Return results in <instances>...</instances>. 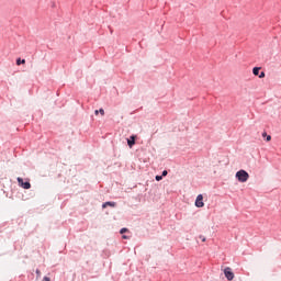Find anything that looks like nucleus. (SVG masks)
Listing matches in <instances>:
<instances>
[{"instance_id":"obj_1","label":"nucleus","mask_w":281,"mask_h":281,"mask_svg":"<svg viewBox=\"0 0 281 281\" xmlns=\"http://www.w3.org/2000/svg\"><path fill=\"white\" fill-rule=\"evenodd\" d=\"M236 179L240 183H247V181H249V173L241 169V170L236 172Z\"/></svg>"},{"instance_id":"obj_2","label":"nucleus","mask_w":281,"mask_h":281,"mask_svg":"<svg viewBox=\"0 0 281 281\" xmlns=\"http://www.w3.org/2000/svg\"><path fill=\"white\" fill-rule=\"evenodd\" d=\"M18 183L20 188H23V190H30V188H32V184L30 183V181L24 182L23 178L21 177L18 178Z\"/></svg>"},{"instance_id":"obj_3","label":"nucleus","mask_w":281,"mask_h":281,"mask_svg":"<svg viewBox=\"0 0 281 281\" xmlns=\"http://www.w3.org/2000/svg\"><path fill=\"white\" fill-rule=\"evenodd\" d=\"M224 276L226 278V280H234V272L232 271V268L227 267L224 269Z\"/></svg>"},{"instance_id":"obj_4","label":"nucleus","mask_w":281,"mask_h":281,"mask_svg":"<svg viewBox=\"0 0 281 281\" xmlns=\"http://www.w3.org/2000/svg\"><path fill=\"white\" fill-rule=\"evenodd\" d=\"M205 203H203V195L199 194L195 200V207H203Z\"/></svg>"},{"instance_id":"obj_5","label":"nucleus","mask_w":281,"mask_h":281,"mask_svg":"<svg viewBox=\"0 0 281 281\" xmlns=\"http://www.w3.org/2000/svg\"><path fill=\"white\" fill-rule=\"evenodd\" d=\"M135 139H137V136L132 135L128 139H127V146L130 148H132V146H135Z\"/></svg>"},{"instance_id":"obj_6","label":"nucleus","mask_w":281,"mask_h":281,"mask_svg":"<svg viewBox=\"0 0 281 281\" xmlns=\"http://www.w3.org/2000/svg\"><path fill=\"white\" fill-rule=\"evenodd\" d=\"M115 207V202H105L102 204V207L105 209V207Z\"/></svg>"},{"instance_id":"obj_7","label":"nucleus","mask_w":281,"mask_h":281,"mask_svg":"<svg viewBox=\"0 0 281 281\" xmlns=\"http://www.w3.org/2000/svg\"><path fill=\"white\" fill-rule=\"evenodd\" d=\"M252 74H254V76H260V67H255L252 69Z\"/></svg>"},{"instance_id":"obj_8","label":"nucleus","mask_w":281,"mask_h":281,"mask_svg":"<svg viewBox=\"0 0 281 281\" xmlns=\"http://www.w3.org/2000/svg\"><path fill=\"white\" fill-rule=\"evenodd\" d=\"M94 114H95V115H100V114H101V115H104V109L95 110V111H94Z\"/></svg>"},{"instance_id":"obj_9","label":"nucleus","mask_w":281,"mask_h":281,"mask_svg":"<svg viewBox=\"0 0 281 281\" xmlns=\"http://www.w3.org/2000/svg\"><path fill=\"white\" fill-rule=\"evenodd\" d=\"M16 65H25V59H21V58H18L16 59Z\"/></svg>"},{"instance_id":"obj_10","label":"nucleus","mask_w":281,"mask_h":281,"mask_svg":"<svg viewBox=\"0 0 281 281\" xmlns=\"http://www.w3.org/2000/svg\"><path fill=\"white\" fill-rule=\"evenodd\" d=\"M126 232H128V228H122V229L120 231V234H126Z\"/></svg>"},{"instance_id":"obj_11","label":"nucleus","mask_w":281,"mask_h":281,"mask_svg":"<svg viewBox=\"0 0 281 281\" xmlns=\"http://www.w3.org/2000/svg\"><path fill=\"white\" fill-rule=\"evenodd\" d=\"M164 179V176H156V181H161Z\"/></svg>"},{"instance_id":"obj_12","label":"nucleus","mask_w":281,"mask_h":281,"mask_svg":"<svg viewBox=\"0 0 281 281\" xmlns=\"http://www.w3.org/2000/svg\"><path fill=\"white\" fill-rule=\"evenodd\" d=\"M200 239L202 240V243H205V236H203V235H200Z\"/></svg>"},{"instance_id":"obj_13","label":"nucleus","mask_w":281,"mask_h":281,"mask_svg":"<svg viewBox=\"0 0 281 281\" xmlns=\"http://www.w3.org/2000/svg\"><path fill=\"white\" fill-rule=\"evenodd\" d=\"M168 176V171L167 170H164L162 171V177H167Z\"/></svg>"},{"instance_id":"obj_14","label":"nucleus","mask_w":281,"mask_h":281,"mask_svg":"<svg viewBox=\"0 0 281 281\" xmlns=\"http://www.w3.org/2000/svg\"><path fill=\"white\" fill-rule=\"evenodd\" d=\"M36 276H37V278H41V270H36Z\"/></svg>"},{"instance_id":"obj_15","label":"nucleus","mask_w":281,"mask_h":281,"mask_svg":"<svg viewBox=\"0 0 281 281\" xmlns=\"http://www.w3.org/2000/svg\"><path fill=\"white\" fill-rule=\"evenodd\" d=\"M259 78H265V71H261Z\"/></svg>"},{"instance_id":"obj_16","label":"nucleus","mask_w":281,"mask_h":281,"mask_svg":"<svg viewBox=\"0 0 281 281\" xmlns=\"http://www.w3.org/2000/svg\"><path fill=\"white\" fill-rule=\"evenodd\" d=\"M42 281H52L48 277H44Z\"/></svg>"},{"instance_id":"obj_17","label":"nucleus","mask_w":281,"mask_h":281,"mask_svg":"<svg viewBox=\"0 0 281 281\" xmlns=\"http://www.w3.org/2000/svg\"><path fill=\"white\" fill-rule=\"evenodd\" d=\"M266 139L267 142H271V135H268Z\"/></svg>"},{"instance_id":"obj_18","label":"nucleus","mask_w":281,"mask_h":281,"mask_svg":"<svg viewBox=\"0 0 281 281\" xmlns=\"http://www.w3.org/2000/svg\"><path fill=\"white\" fill-rule=\"evenodd\" d=\"M262 137H267V133L266 132L262 133Z\"/></svg>"},{"instance_id":"obj_19","label":"nucleus","mask_w":281,"mask_h":281,"mask_svg":"<svg viewBox=\"0 0 281 281\" xmlns=\"http://www.w3.org/2000/svg\"><path fill=\"white\" fill-rule=\"evenodd\" d=\"M123 238L126 239V238H128V237H127L126 235H123Z\"/></svg>"}]
</instances>
